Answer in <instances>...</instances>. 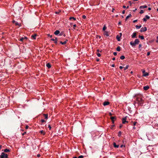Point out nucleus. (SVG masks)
Wrapping results in <instances>:
<instances>
[{
    "mask_svg": "<svg viewBox=\"0 0 158 158\" xmlns=\"http://www.w3.org/2000/svg\"><path fill=\"white\" fill-rule=\"evenodd\" d=\"M139 42V41L138 39H136L134 42H133L132 41L131 42L130 44L132 47H134L135 46L136 44H138Z\"/></svg>",
    "mask_w": 158,
    "mask_h": 158,
    "instance_id": "1",
    "label": "nucleus"
},
{
    "mask_svg": "<svg viewBox=\"0 0 158 158\" xmlns=\"http://www.w3.org/2000/svg\"><path fill=\"white\" fill-rule=\"evenodd\" d=\"M0 158H7V154H5L4 152H2L1 153V155H0Z\"/></svg>",
    "mask_w": 158,
    "mask_h": 158,
    "instance_id": "2",
    "label": "nucleus"
},
{
    "mask_svg": "<svg viewBox=\"0 0 158 158\" xmlns=\"http://www.w3.org/2000/svg\"><path fill=\"white\" fill-rule=\"evenodd\" d=\"M134 98L136 99H142L143 98L142 95L139 94H136L134 96Z\"/></svg>",
    "mask_w": 158,
    "mask_h": 158,
    "instance_id": "3",
    "label": "nucleus"
},
{
    "mask_svg": "<svg viewBox=\"0 0 158 158\" xmlns=\"http://www.w3.org/2000/svg\"><path fill=\"white\" fill-rule=\"evenodd\" d=\"M150 17L148 15H146L145 16V18H143V21L144 22L147 21V19H149Z\"/></svg>",
    "mask_w": 158,
    "mask_h": 158,
    "instance_id": "4",
    "label": "nucleus"
},
{
    "mask_svg": "<svg viewBox=\"0 0 158 158\" xmlns=\"http://www.w3.org/2000/svg\"><path fill=\"white\" fill-rule=\"evenodd\" d=\"M147 31V28L146 27L141 28L140 30V32H144Z\"/></svg>",
    "mask_w": 158,
    "mask_h": 158,
    "instance_id": "5",
    "label": "nucleus"
},
{
    "mask_svg": "<svg viewBox=\"0 0 158 158\" xmlns=\"http://www.w3.org/2000/svg\"><path fill=\"white\" fill-rule=\"evenodd\" d=\"M137 35L136 32H134L131 35V38H136V35Z\"/></svg>",
    "mask_w": 158,
    "mask_h": 158,
    "instance_id": "6",
    "label": "nucleus"
},
{
    "mask_svg": "<svg viewBox=\"0 0 158 158\" xmlns=\"http://www.w3.org/2000/svg\"><path fill=\"white\" fill-rule=\"evenodd\" d=\"M109 104H110V102L108 101H105V102H104L103 103V105L104 106H107V105H108Z\"/></svg>",
    "mask_w": 158,
    "mask_h": 158,
    "instance_id": "7",
    "label": "nucleus"
},
{
    "mask_svg": "<svg viewBox=\"0 0 158 158\" xmlns=\"http://www.w3.org/2000/svg\"><path fill=\"white\" fill-rule=\"evenodd\" d=\"M143 76L146 77L148 75V73H147L145 72V71L144 70L143 71Z\"/></svg>",
    "mask_w": 158,
    "mask_h": 158,
    "instance_id": "8",
    "label": "nucleus"
},
{
    "mask_svg": "<svg viewBox=\"0 0 158 158\" xmlns=\"http://www.w3.org/2000/svg\"><path fill=\"white\" fill-rule=\"evenodd\" d=\"M51 40H52L53 41H54V43L56 44L57 43V38H55V39H51Z\"/></svg>",
    "mask_w": 158,
    "mask_h": 158,
    "instance_id": "9",
    "label": "nucleus"
},
{
    "mask_svg": "<svg viewBox=\"0 0 158 158\" xmlns=\"http://www.w3.org/2000/svg\"><path fill=\"white\" fill-rule=\"evenodd\" d=\"M104 35H106V36H109V32L108 31H105L104 32Z\"/></svg>",
    "mask_w": 158,
    "mask_h": 158,
    "instance_id": "10",
    "label": "nucleus"
},
{
    "mask_svg": "<svg viewBox=\"0 0 158 158\" xmlns=\"http://www.w3.org/2000/svg\"><path fill=\"white\" fill-rule=\"evenodd\" d=\"M113 146L114 147L116 148H118L119 146L118 145H117L115 143H113Z\"/></svg>",
    "mask_w": 158,
    "mask_h": 158,
    "instance_id": "11",
    "label": "nucleus"
},
{
    "mask_svg": "<svg viewBox=\"0 0 158 158\" xmlns=\"http://www.w3.org/2000/svg\"><path fill=\"white\" fill-rule=\"evenodd\" d=\"M123 123L125 124L126 122L128 123V121H126V117L123 118L122 119Z\"/></svg>",
    "mask_w": 158,
    "mask_h": 158,
    "instance_id": "12",
    "label": "nucleus"
},
{
    "mask_svg": "<svg viewBox=\"0 0 158 158\" xmlns=\"http://www.w3.org/2000/svg\"><path fill=\"white\" fill-rule=\"evenodd\" d=\"M110 118L112 122L113 123H114V120H116V118L115 117H111Z\"/></svg>",
    "mask_w": 158,
    "mask_h": 158,
    "instance_id": "13",
    "label": "nucleus"
},
{
    "mask_svg": "<svg viewBox=\"0 0 158 158\" xmlns=\"http://www.w3.org/2000/svg\"><path fill=\"white\" fill-rule=\"evenodd\" d=\"M147 7V6L146 5H145L144 6H141L139 7L140 9H144L145 8H146Z\"/></svg>",
    "mask_w": 158,
    "mask_h": 158,
    "instance_id": "14",
    "label": "nucleus"
},
{
    "mask_svg": "<svg viewBox=\"0 0 158 158\" xmlns=\"http://www.w3.org/2000/svg\"><path fill=\"white\" fill-rule=\"evenodd\" d=\"M149 88V87L148 86H145L143 87V89L145 90H147Z\"/></svg>",
    "mask_w": 158,
    "mask_h": 158,
    "instance_id": "15",
    "label": "nucleus"
},
{
    "mask_svg": "<svg viewBox=\"0 0 158 158\" xmlns=\"http://www.w3.org/2000/svg\"><path fill=\"white\" fill-rule=\"evenodd\" d=\"M60 33V31L59 30H58L54 32V34L55 35H57L58 34H59Z\"/></svg>",
    "mask_w": 158,
    "mask_h": 158,
    "instance_id": "16",
    "label": "nucleus"
},
{
    "mask_svg": "<svg viewBox=\"0 0 158 158\" xmlns=\"http://www.w3.org/2000/svg\"><path fill=\"white\" fill-rule=\"evenodd\" d=\"M36 36L37 35L36 34L34 35H32L31 36V38L35 40L36 39Z\"/></svg>",
    "mask_w": 158,
    "mask_h": 158,
    "instance_id": "17",
    "label": "nucleus"
},
{
    "mask_svg": "<svg viewBox=\"0 0 158 158\" xmlns=\"http://www.w3.org/2000/svg\"><path fill=\"white\" fill-rule=\"evenodd\" d=\"M46 66L48 68H50L51 67L50 64L49 63L46 64Z\"/></svg>",
    "mask_w": 158,
    "mask_h": 158,
    "instance_id": "18",
    "label": "nucleus"
},
{
    "mask_svg": "<svg viewBox=\"0 0 158 158\" xmlns=\"http://www.w3.org/2000/svg\"><path fill=\"white\" fill-rule=\"evenodd\" d=\"M116 50L118 52L120 51L121 50V47L119 46H118L116 48Z\"/></svg>",
    "mask_w": 158,
    "mask_h": 158,
    "instance_id": "19",
    "label": "nucleus"
},
{
    "mask_svg": "<svg viewBox=\"0 0 158 158\" xmlns=\"http://www.w3.org/2000/svg\"><path fill=\"white\" fill-rule=\"evenodd\" d=\"M131 14H129L127 16V17H126V20H127V19H128L129 18L131 17Z\"/></svg>",
    "mask_w": 158,
    "mask_h": 158,
    "instance_id": "20",
    "label": "nucleus"
},
{
    "mask_svg": "<svg viewBox=\"0 0 158 158\" xmlns=\"http://www.w3.org/2000/svg\"><path fill=\"white\" fill-rule=\"evenodd\" d=\"M4 151L6 152H10V150L9 149L6 148V149H4Z\"/></svg>",
    "mask_w": 158,
    "mask_h": 158,
    "instance_id": "21",
    "label": "nucleus"
},
{
    "mask_svg": "<svg viewBox=\"0 0 158 158\" xmlns=\"http://www.w3.org/2000/svg\"><path fill=\"white\" fill-rule=\"evenodd\" d=\"M60 43L61 44H63V45H64L66 43V41H64L63 42H62V41H61L60 42Z\"/></svg>",
    "mask_w": 158,
    "mask_h": 158,
    "instance_id": "22",
    "label": "nucleus"
},
{
    "mask_svg": "<svg viewBox=\"0 0 158 158\" xmlns=\"http://www.w3.org/2000/svg\"><path fill=\"white\" fill-rule=\"evenodd\" d=\"M72 19H73L74 20H76V18L72 17H70L69 18V20H72Z\"/></svg>",
    "mask_w": 158,
    "mask_h": 158,
    "instance_id": "23",
    "label": "nucleus"
},
{
    "mask_svg": "<svg viewBox=\"0 0 158 158\" xmlns=\"http://www.w3.org/2000/svg\"><path fill=\"white\" fill-rule=\"evenodd\" d=\"M15 24L16 26H18L19 27L21 26V25L19 24L17 22H15Z\"/></svg>",
    "mask_w": 158,
    "mask_h": 158,
    "instance_id": "24",
    "label": "nucleus"
},
{
    "mask_svg": "<svg viewBox=\"0 0 158 158\" xmlns=\"http://www.w3.org/2000/svg\"><path fill=\"white\" fill-rule=\"evenodd\" d=\"M136 27V29H139L140 28H141V25H139V26H138V25H136L135 26Z\"/></svg>",
    "mask_w": 158,
    "mask_h": 158,
    "instance_id": "25",
    "label": "nucleus"
},
{
    "mask_svg": "<svg viewBox=\"0 0 158 158\" xmlns=\"http://www.w3.org/2000/svg\"><path fill=\"white\" fill-rule=\"evenodd\" d=\"M121 134H122L121 132L120 131H119L118 133V136H119V137H121Z\"/></svg>",
    "mask_w": 158,
    "mask_h": 158,
    "instance_id": "26",
    "label": "nucleus"
},
{
    "mask_svg": "<svg viewBox=\"0 0 158 158\" xmlns=\"http://www.w3.org/2000/svg\"><path fill=\"white\" fill-rule=\"evenodd\" d=\"M40 132L41 134H43V135H44L45 134V132L43 130H41V131H40Z\"/></svg>",
    "mask_w": 158,
    "mask_h": 158,
    "instance_id": "27",
    "label": "nucleus"
},
{
    "mask_svg": "<svg viewBox=\"0 0 158 158\" xmlns=\"http://www.w3.org/2000/svg\"><path fill=\"white\" fill-rule=\"evenodd\" d=\"M139 38H140L141 40H143L144 39V36L143 35H139Z\"/></svg>",
    "mask_w": 158,
    "mask_h": 158,
    "instance_id": "28",
    "label": "nucleus"
},
{
    "mask_svg": "<svg viewBox=\"0 0 158 158\" xmlns=\"http://www.w3.org/2000/svg\"><path fill=\"white\" fill-rule=\"evenodd\" d=\"M116 38L118 41H120V37L118 35H117L116 36Z\"/></svg>",
    "mask_w": 158,
    "mask_h": 158,
    "instance_id": "29",
    "label": "nucleus"
},
{
    "mask_svg": "<svg viewBox=\"0 0 158 158\" xmlns=\"http://www.w3.org/2000/svg\"><path fill=\"white\" fill-rule=\"evenodd\" d=\"M125 57L124 56H122L120 57V58L121 60H123L125 59Z\"/></svg>",
    "mask_w": 158,
    "mask_h": 158,
    "instance_id": "30",
    "label": "nucleus"
},
{
    "mask_svg": "<svg viewBox=\"0 0 158 158\" xmlns=\"http://www.w3.org/2000/svg\"><path fill=\"white\" fill-rule=\"evenodd\" d=\"M45 119H47L48 118V115L47 114H44Z\"/></svg>",
    "mask_w": 158,
    "mask_h": 158,
    "instance_id": "31",
    "label": "nucleus"
},
{
    "mask_svg": "<svg viewBox=\"0 0 158 158\" xmlns=\"http://www.w3.org/2000/svg\"><path fill=\"white\" fill-rule=\"evenodd\" d=\"M24 40V38H23V37H22L20 40H19L22 42H23Z\"/></svg>",
    "mask_w": 158,
    "mask_h": 158,
    "instance_id": "32",
    "label": "nucleus"
},
{
    "mask_svg": "<svg viewBox=\"0 0 158 158\" xmlns=\"http://www.w3.org/2000/svg\"><path fill=\"white\" fill-rule=\"evenodd\" d=\"M129 65H127L124 68V70H125L128 68Z\"/></svg>",
    "mask_w": 158,
    "mask_h": 158,
    "instance_id": "33",
    "label": "nucleus"
},
{
    "mask_svg": "<svg viewBox=\"0 0 158 158\" xmlns=\"http://www.w3.org/2000/svg\"><path fill=\"white\" fill-rule=\"evenodd\" d=\"M106 26H104L103 27V28H102V30H103V31H105V30H106Z\"/></svg>",
    "mask_w": 158,
    "mask_h": 158,
    "instance_id": "34",
    "label": "nucleus"
},
{
    "mask_svg": "<svg viewBox=\"0 0 158 158\" xmlns=\"http://www.w3.org/2000/svg\"><path fill=\"white\" fill-rule=\"evenodd\" d=\"M97 55L98 57H100L101 56V54L99 53H97Z\"/></svg>",
    "mask_w": 158,
    "mask_h": 158,
    "instance_id": "35",
    "label": "nucleus"
},
{
    "mask_svg": "<svg viewBox=\"0 0 158 158\" xmlns=\"http://www.w3.org/2000/svg\"><path fill=\"white\" fill-rule=\"evenodd\" d=\"M144 13V11H143V10H141L140 11V12L139 13L141 14H143Z\"/></svg>",
    "mask_w": 158,
    "mask_h": 158,
    "instance_id": "36",
    "label": "nucleus"
},
{
    "mask_svg": "<svg viewBox=\"0 0 158 158\" xmlns=\"http://www.w3.org/2000/svg\"><path fill=\"white\" fill-rule=\"evenodd\" d=\"M84 157V156L82 155L80 156H78V158H83Z\"/></svg>",
    "mask_w": 158,
    "mask_h": 158,
    "instance_id": "37",
    "label": "nucleus"
},
{
    "mask_svg": "<svg viewBox=\"0 0 158 158\" xmlns=\"http://www.w3.org/2000/svg\"><path fill=\"white\" fill-rule=\"evenodd\" d=\"M82 18L83 19H85L86 18V16L85 15H83L82 16Z\"/></svg>",
    "mask_w": 158,
    "mask_h": 158,
    "instance_id": "38",
    "label": "nucleus"
},
{
    "mask_svg": "<svg viewBox=\"0 0 158 158\" xmlns=\"http://www.w3.org/2000/svg\"><path fill=\"white\" fill-rule=\"evenodd\" d=\"M41 122L42 123H44V122H45L46 121H45V120L44 119H41Z\"/></svg>",
    "mask_w": 158,
    "mask_h": 158,
    "instance_id": "39",
    "label": "nucleus"
},
{
    "mask_svg": "<svg viewBox=\"0 0 158 158\" xmlns=\"http://www.w3.org/2000/svg\"><path fill=\"white\" fill-rule=\"evenodd\" d=\"M76 24H74L73 25V28L74 29H75V27H76Z\"/></svg>",
    "mask_w": 158,
    "mask_h": 158,
    "instance_id": "40",
    "label": "nucleus"
},
{
    "mask_svg": "<svg viewBox=\"0 0 158 158\" xmlns=\"http://www.w3.org/2000/svg\"><path fill=\"white\" fill-rule=\"evenodd\" d=\"M48 127L49 128L50 130H51V127L50 125H48Z\"/></svg>",
    "mask_w": 158,
    "mask_h": 158,
    "instance_id": "41",
    "label": "nucleus"
},
{
    "mask_svg": "<svg viewBox=\"0 0 158 158\" xmlns=\"http://www.w3.org/2000/svg\"><path fill=\"white\" fill-rule=\"evenodd\" d=\"M97 52L98 53L99 52H101V51H100V50L98 49L97 50Z\"/></svg>",
    "mask_w": 158,
    "mask_h": 158,
    "instance_id": "42",
    "label": "nucleus"
},
{
    "mask_svg": "<svg viewBox=\"0 0 158 158\" xmlns=\"http://www.w3.org/2000/svg\"><path fill=\"white\" fill-rule=\"evenodd\" d=\"M113 54L114 55V56H116L117 54V52H114L113 53Z\"/></svg>",
    "mask_w": 158,
    "mask_h": 158,
    "instance_id": "43",
    "label": "nucleus"
},
{
    "mask_svg": "<svg viewBox=\"0 0 158 158\" xmlns=\"http://www.w3.org/2000/svg\"><path fill=\"white\" fill-rule=\"evenodd\" d=\"M150 54V52H148L147 53V56H149Z\"/></svg>",
    "mask_w": 158,
    "mask_h": 158,
    "instance_id": "44",
    "label": "nucleus"
},
{
    "mask_svg": "<svg viewBox=\"0 0 158 158\" xmlns=\"http://www.w3.org/2000/svg\"><path fill=\"white\" fill-rule=\"evenodd\" d=\"M119 68L120 69H122L123 68V67L122 66H120Z\"/></svg>",
    "mask_w": 158,
    "mask_h": 158,
    "instance_id": "45",
    "label": "nucleus"
},
{
    "mask_svg": "<svg viewBox=\"0 0 158 158\" xmlns=\"http://www.w3.org/2000/svg\"><path fill=\"white\" fill-rule=\"evenodd\" d=\"M142 46V45L141 44H139V48Z\"/></svg>",
    "mask_w": 158,
    "mask_h": 158,
    "instance_id": "46",
    "label": "nucleus"
},
{
    "mask_svg": "<svg viewBox=\"0 0 158 158\" xmlns=\"http://www.w3.org/2000/svg\"><path fill=\"white\" fill-rule=\"evenodd\" d=\"M137 21V20H134L133 21V22L134 23H135Z\"/></svg>",
    "mask_w": 158,
    "mask_h": 158,
    "instance_id": "47",
    "label": "nucleus"
},
{
    "mask_svg": "<svg viewBox=\"0 0 158 158\" xmlns=\"http://www.w3.org/2000/svg\"><path fill=\"white\" fill-rule=\"evenodd\" d=\"M16 22V21H15V20H14L12 21V22L13 23H15H15Z\"/></svg>",
    "mask_w": 158,
    "mask_h": 158,
    "instance_id": "48",
    "label": "nucleus"
},
{
    "mask_svg": "<svg viewBox=\"0 0 158 158\" xmlns=\"http://www.w3.org/2000/svg\"><path fill=\"white\" fill-rule=\"evenodd\" d=\"M40 155L39 154H38L37 155V156L38 157H40Z\"/></svg>",
    "mask_w": 158,
    "mask_h": 158,
    "instance_id": "49",
    "label": "nucleus"
},
{
    "mask_svg": "<svg viewBox=\"0 0 158 158\" xmlns=\"http://www.w3.org/2000/svg\"><path fill=\"white\" fill-rule=\"evenodd\" d=\"M125 10H123V11H122V14H124L125 13Z\"/></svg>",
    "mask_w": 158,
    "mask_h": 158,
    "instance_id": "50",
    "label": "nucleus"
},
{
    "mask_svg": "<svg viewBox=\"0 0 158 158\" xmlns=\"http://www.w3.org/2000/svg\"><path fill=\"white\" fill-rule=\"evenodd\" d=\"M109 114L110 115V116H111L112 115V114L110 112L109 113Z\"/></svg>",
    "mask_w": 158,
    "mask_h": 158,
    "instance_id": "51",
    "label": "nucleus"
},
{
    "mask_svg": "<svg viewBox=\"0 0 158 158\" xmlns=\"http://www.w3.org/2000/svg\"><path fill=\"white\" fill-rule=\"evenodd\" d=\"M99 60H99V59H96V61H98V62L99 61Z\"/></svg>",
    "mask_w": 158,
    "mask_h": 158,
    "instance_id": "52",
    "label": "nucleus"
},
{
    "mask_svg": "<svg viewBox=\"0 0 158 158\" xmlns=\"http://www.w3.org/2000/svg\"><path fill=\"white\" fill-rule=\"evenodd\" d=\"M121 22H118V24L119 25H120L121 24Z\"/></svg>",
    "mask_w": 158,
    "mask_h": 158,
    "instance_id": "53",
    "label": "nucleus"
},
{
    "mask_svg": "<svg viewBox=\"0 0 158 158\" xmlns=\"http://www.w3.org/2000/svg\"><path fill=\"white\" fill-rule=\"evenodd\" d=\"M62 35V34L61 33L59 34V35L60 36H61Z\"/></svg>",
    "mask_w": 158,
    "mask_h": 158,
    "instance_id": "54",
    "label": "nucleus"
},
{
    "mask_svg": "<svg viewBox=\"0 0 158 158\" xmlns=\"http://www.w3.org/2000/svg\"><path fill=\"white\" fill-rule=\"evenodd\" d=\"M26 132H24V133H23V134H22V135H24L25 134H26Z\"/></svg>",
    "mask_w": 158,
    "mask_h": 158,
    "instance_id": "55",
    "label": "nucleus"
},
{
    "mask_svg": "<svg viewBox=\"0 0 158 158\" xmlns=\"http://www.w3.org/2000/svg\"><path fill=\"white\" fill-rule=\"evenodd\" d=\"M123 7L124 8H126V6H124V5L123 6Z\"/></svg>",
    "mask_w": 158,
    "mask_h": 158,
    "instance_id": "56",
    "label": "nucleus"
},
{
    "mask_svg": "<svg viewBox=\"0 0 158 158\" xmlns=\"http://www.w3.org/2000/svg\"><path fill=\"white\" fill-rule=\"evenodd\" d=\"M28 128V126H26V128L27 129Z\"/></svg>",
    "mask_w": 158,
    "mask_h": 158,
    "instance_id": "57",
    "label": "nucleus"
},
{
    "mask_svg": "<svg viewBox=\"0 0 158 158\" xmlns=\"http://www.w3.org/2000/svg\"><path fill=\"white\" fill-rule=\"evenodd\" d=\"M112 66V67H114L115 65H114V64H112V66Z\"/></svg>",
    "mask_w": 158,
    "mask_h": 158,
    "instance_id": "58",
    "label": "nucleus"
},
{
    "mask_svg": "<svg viewBox=\"0 0 158 158\" xmlns=\"http://www.w3.org/2000/svg\"><path fill=\"white\" fill-rule=\"evenodd\" d=\"M115 57H113V58H112V60H115Z\"/></svg>",
    "mask_w": 158,
    "mask_h": 158,
    "instance_id": "59",
    "label": "nucleus"
},
{
    "mask_svg": "<svg viewBox=\"0 0 158 158\" xmlns=\"http://www.w3.org/2000/svg\"><path fill=\"white\" fill-rule=\"evenodd\" d=\"M136 122H134V125L135 126L136 125Z\"/></svg>",
    "mask_w": 158,
    "mask_h": 158,
    "instance_id": "60",
    "label": "nucleus"
},
{
    "mask_svg": "<svg viewBox=\"0 0 158 158\" xmlns=\"http://www.w3.org/2000/svg\"><path fill=\"white\" fill-rule=\"evenodd\" d=\"M129 3L130 4V5L131 6V1H129Z\"/></svg>",
    "mask_w": 158,
    "mask_h": 158,
    "instance_id": "61",
    "label": "nucleus"
},
{
    "mask_svg": "<svg viewBox=\"0 0 158 158\" xmlns=\"http://www.w3.org/2000/svg\"><path fill=\"white\" fill-rule=\"evenodd\" d=\"M148 10H151V8L150 7H149V8H148Z\"/></svg>",
    "mask_w": 158,
    "mask_h": 158,
    "instance_id": "62",
    "label": "nucleus"
},
{
    "mask_svg": "<svg viewBox=\"0 0 158 158\" xmlns=\"http://www.w3.org/2000/svg\"><path fill=\"white\" fill-rule=\"evenodd\" d=\"M23 38H24V39H27V37H23Z\"/></svg>",
    "mask_w": 158,
    "mask_h": 158,
    "instance_id": "63",
    "label": "nucleus"
},
{
    "mask_svg": "<svg viewBox=\"0 0 158 158\" xmlns=\"http://www.w3.org/2000/svg\"><path fill=\"white\" fill-rule=\"evenodd\" d=\"M137 10V9L136 8L135 9V10H133V11H134V12L136 10Z\"/></svg>",
    "mask_w": 158,
    "mask_h": 158,
    "instance_id": "64",
    "label": "nucleus"
}]
</instances>
